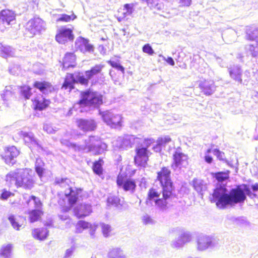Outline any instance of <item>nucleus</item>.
<instances>
[{"instance_id":"5","label":"nucleus","mask_w":258,"mask_h":258,"mask_svg":"<svg viewBox=\"0 0 258 258\" xmlns=\"http://www.w3.org/2000/svg\"><path fill=\"white\" fill-rule=\"evenodd\" d=\"M55 183L60 187L66 188L64 191L66 198L70 206L72 207L77 202L81 189L72 187V183L70 179L67 178H56Z\"/></svg>"},{"instance_id":"46","label":"nucleus","mask_w":258,"mask_h":258,"mask_svg":"<svg viewBox=\"0 0 258 258\" xmlns=\"http://www.w3.org/2000/svg\"><path fill=\"white\" fill-rule=\"evenodd\" d=\"M180 237L181 238L185 244L189 242L192 239L191 234L188 231L183 232L180 234Z\"/></svg>"},{"instance_id":"45","label":"nucleus","mask_w":258,"mask_h":258,"mask_svg":"<svg viewBox=\"0 0 258 258\" xmlns=\"http://www.w3.org/2000/svg\"><path fill=\"white\" fill-rule=\"evenodd\" d=\"M89 80L84 76L81 75L80 74L76 75V83H79L82 85H86L88 84Z\"/></svg>"},{"instance_id":"32","label":"nucleus","mask_w":258,"mask_h":258,"mask_svg":"<svg viewBox=\"0 0 258 258\" xmlns=\"http://www.w3.org/2000/svg\"><path fill=\"white\" fill-rule=\"evenodd\" d=\"M50 101L48 100L41 98L40 99H35L34 100V105L35 106V109L42 110L46 108Z\"/></svg>"},{"instance_id":"59","label":"nucleus","mask_w":258,"mask_h":258,"mask_svg":"<svg viewBox=\"0 0 258 258\" xmlns=\"http://www.w3.org/2000/svg\"><path fill=\"white\" fill-rule=\"evenodd\" d=\"M211 151H212V150L211 149H209L208 150H207V151L205 154V161L208 163H212V162L213 161L212 157L211 156H210V155H209V154L210 153H211Z\"/></svg>"},{"instance_id":"7","label":"nucleus","mask_w":258,"mask_h":258,"mask_svg":"<svg viewBox=\"0 0 258 258\" xmlns=\"http://www.w3.org/2000/svg\"><path fill=\"white\" fill-rule=\"evenodd\" d=\"M102 96L99 93L91 90L82 93V97L80 101L81 104L98 107L102 104Z\"/></svg>"},{"instance_id":"13","label":"nucleus","mask_w":258,"mask_h":258,"mask_svg":"<svg viewBox=\"0 0 258 258\" xmlns=\"http://www.w3.org/2000/svg\"><path fill=\"white\" fill-rule=\"evenodd\" d=\"M136 155L134 158L136 164L139 166H145L149 157V151L147 148L139 146L136 149Z\"/></svg>"},{"instance_id":"44","label":"nucleus","mask_w":258,"mask_h":258,"mask_svg":"<svg viewBox=\"0 0 258 258\" xmlns=\"http://www.w3.org/2000/svg\"><path fill=\"white\" fill-rule=\"evenodd\" d=\"M43 130L48 134L55 133L58 130L56 126H53L52 124L46 123L43 125Z\"/></svg>"},{"instance_id":"52","label":"nucleus","mask_w":258,"mask_h":258,"mask_svg":"<svg viewBox=\"0 0 258 258\" xmlns=\"http://www.w3.org/2000/svg\"><path fill=\"white\" fill-rule=\"evenodd\" d=\"M3 52L5 56H12L14 54V49L10 46L5 47L3 48Z\"/></svg>"},{"instance_id":"20","label":"nucleus","mask_w":258,"mask_h":258,"mask_svg":"<svg viewBox=\"0 0 258 258\" xmlns=\"http://www.w3.org/2000/svg\"><path fill=\"white\" fill-rule=\"evenodd\" d=\"M16 14L9 10H3L0 14V20L5 25L9 26L15 21Z\"/></svg>"},{"instance_id":"49","label":"nucleus","mask_w":258,"mask_h":258,"mask_svg":"<svg viewBox=\"0 0 258 258\" xmlns=\"http://www.w3.org/2000/svg\"><path fill=\"white\" fill-rule=\"evenodd\" d=\"M76 18V16L73 14L72 15H68L67 14H62L60 17L58 19L60 21L69 22L71 20H73Z\"/></svg>"},{"instance_id":"39","label":"nucleus","mask_w":258,"mask_h":258,"mask_svg":"<svg viewBox=\"0 0 258 258\" xmlns=\"http://www.w3.org/2000/svg\"><path fill=\"white\" fill-rule=\"evenodd\" d=\"M120 199L116 196H110L107 198V206H113L115 207H118L119 205H120Z\"/></svg>"},{"instance_id":"31","label":"nucleus","mask_w":258,"mask_h":258,"mask_svg":"<svg viewBox=\"0 0 258 258\" xmlns=\"http://www.w3.org/2000/svg\"><path fill=\"white\" fill-rule=\"evenodd\" d=\"M104 67V65L100 64L95 66L90 70L85 72L86 77L88 79H92L95 75L100 73Z\"/></svg>"},{"instance_id":"37","label":"nucleus","mask_w":258,"mask_h":258,"mask_svg":"<svg viewBox=\"0 0 258 258\" xmlns=\"http://www.w3.org/2000/svg\"><path fill=\"white\" fill-rule=\"evenodd\" d=\"M193 186L195 189L199 193H201L206 188V185L204 181L199 179H194L192 181Z\"/></svg>"},{"instance_id":"61","label":"nucleus","mask_w":258,"mask_h":258,"mask_svg":"<svg viewBox=\"0 0 258 258\" xmlns=\"http://www.w3.org/2000/svg\"><path fill=\"white\" fill-rule=\"evenodd\" d=\"M163 59L165 60L168 63L170 64L171 66H173L175 64L174 60L171 57H168L167 58L164 57Z\"/></svg>"},{"instance_id":"35","label":"nucleus","mask_w":258,"mask_h":258,"mask_svg":"<svg viewBox=\"0 0 258 258\" xmlns=\"http://www.w3.org/2000/svg\"><path fill=\"white\" fill-rule=\"evenodd\" d=\"M41 209H33L30 211L29 219L31 223H33L37 221L40 217L41 215L42 214Z\"/></svg>"},{"instance_id":"21","label":"nucleus","mask_w":258,"mask_h":258,"mask_svg":"<svg viewBox=\"0 0 258 258\" xmlns=\"http://www.w3.org/2000/svg\"><path fill=\"white\" fill-rule=\"evenodd\" d=\"M91 212L92 208L90 204H81L74 209L75 215L78 218H82L87 216Z\"/></svg>"},{"instance_id":"34","label":"nucleus","mask_w":258,"mask_h":258,"mask_svg":"<svg viewBox=\"0 0 258 258\" xmlns=\"http://www.w3.org/2000/svg\"><path fill=\"white\" fill-rule=\"evenodd\" d=\"M248 53L253 57H258V41L254 44L246 45L245 47Z\"/></svg>"},{"instance_id":"24","label":"nucleus","mask_w":258,"mask_h":258,"mask_svg":"<svg viewBox=\"0 0 258 258\" xmlns=\"http://www.w3.org/2000/svg\"><path fill=\"white\" fill-rule=\"evenodd\" d=\"M76 56L73 53H67L63 59L62 69L66 70L75 67L76 65Z\"/></svg>"},{"instance_id":"19","label":"nucleus","mask_w":258,"mask_h":258,"mask_svg":"<svg viewBox=\"0 0 258 258\" xmlns=\"http://www.w3.org/2000/svg\"><path fill=\"white\" fill-rule=\"evenodd\" d=\"M199 87L207 95H210L214 93L216 87L212 80H200L199 81Z\"/></svg>"},{"instance_id":"27","label":"nucleus","mask_w":258,"mask_h":258,"mask_svg":"<svg viewBox=\"0 0 258 258\" xmlns=\"http://www.w3.org/2000/svg\"><path fill=\"white\" fill-rule=\"evenodd\" d=\"M25 199H27L26 203L29 208L36 209H41L42 203L39 198L34 196H29L28 195L24 197Z\"/></svg>"},{"instance_id":"60","label":"nucleus","mask_w":258,"mask_h":258,"mask_svg":"<svg viewBox=\"0 0 258 258\" xmlns=\"http://www.w3.org/2000/svg\"><path fill=\"white\" fill-rule=\"evenodd\" d=\"M11 195V193L8 191H4L1 195V198L4 200L7 199Z\"/></svg>"},{"instance_id":"6","label":"nucleus","mask_w":258,"mask_h":258,"mask_svg":"<svg viewBox=\"0 0 258 258\" xmlns=\"http://www.w3.org/2000/svg\"><path fill=\"white\" fill-rule=\"evenodd\" d=\"M220 245V240L214 236L202 235L197 239V248L199 251H204L209 248H217Z\"/></svg>"},{"instance_id":"63","label":"nucleus","mask_w":258,"mask_h":258,"mask_svg":"<svg viewBox=\"0 0 258 258\" xmlns=\"http://www.w3.org/2000/svg\"><path fill=\"white\" fill-rule=\"evenodd\" d=\"M180 4L184 6H189L191 4V0H180Z\"/></svg>"},{"instance_id":"53","label":"nucleus","mask_w":258,"mask_h":258,"mask_svg":"<svg viewBox=\"0 0 258 258\" xmlns=\"http://www.w3.org/2000/svg\"><path fill=\"white\" fill-rule=\"evenodd\" d=\"M143 51L150 55H152L154 53V51L149 44L144 45L142 48Z\"/></svg>"},{"instance_id":"54","label":"nucleus","mask_w":258,"mask_h":258,"mask_svg":"<svg viewBox=\"0 0 258 258\" xmlns=\"http://www.w3.org/2000/svg\"><path fill=\"white\" fill-rule=\"evenodd\" d=\"M157 141L159 145H161L162 147H164L166 144L171 141V138L169 136H165L158 139Z\"/></svg>"},{"instance_id":"29","label":"nucleus","mask_w":258,"mask_h":258,"mask_svg":"<svg viewBox=\"0 0 258 258\" xmlns=\"http://www.w3.org/2000/svg\"><path fill=\"white\" fill-rule=\"evenodd\" d=\"M75 83L76 76H74L72 74H68L63 84L62 88L65 89L69 88L70 90H71L74 88V85Z\"/></svg>"},{"instance_id":"11","label":"nucleus","mask_w":258,"mask_h":258,"mask_svg":"<svg viewBox=\"0 0 258 258\" xmlns=\"http://www.w3.org/2000/svg\"><path fill=\"white\" fill-rule=\"evenodd\" d=\"M172 169L177 173L182 168L187 165V156L179 151H176L173 155Z\"/></svg>"},{"instance_id":"40","label":"nucleus","mask_w":258,"mask_h":258,"mask_svg":"<svg viewBox=\"0 0 258 258\" xmlns=\"http://www.w3.org/2000/svg\"><path fill=\"white\" fill-rule=\"evenodd\" d=\"M103 160L99 159L98 161H96L93 166L94 172L97 175H100L102 172V163Z\"/></svg>"},{"instance_id":"1","label":"nucleus","mask_w":258,"mask_h":258,"mask_svg":"<svg viewBox=\"0 0 258 258\" xmlns=\"http://www.w3.org/2000/svg\"><path fill=\"white\" fill-rule=\"evenodd\" d=\"M246 195L251 199L256 197V195L252 193L246 185L243 189L238 187L229 191L225 185H218L210 199L211 202L216 203L218 208L224 209L228 206L243 202L246 199Z\"/></svg>"},{"instance_id":"2","label":"nucleus","mask_w":258,"mask_h":258,"mask_svg":"<svg viewBox=\"0 0 258 258\" xmlns=\"http://www.w3.org/2000/svg\"><path fill=\"white\" fill-rule=\"evenodd\" d=\"M6 182L17 187L30 189L34 185V173L29 168L17 169L10 171L6 176Z\"/></svg>"},{"instance_id":"4","label":"nucleus","mask_w":258,"mask_h":258,"mask_svg":"<svg viewBox=\"0 0 258 258\" xmlns=\"http://www.w3.org/2000/svg\"><path fill=\"white\" fill-rule=\"evenodd\" d=\"M170 174V170L166 167L162 168L157 173V180L159 181L162 187V192L164 200L159 199L156 201V204L161 208H165L168 203L167 201L173 197V187Z\"/></svg>"},{"instance_id":"33","label":"nucleus","mask_w":258,"mask_h":258,"mask_svg":"<svg viewBox=\"0 0 258 258\" xmlns=\"http://www.w3.org/2000/svg\"><path fill=\"white\" fill-rule=\"evenodd\" d=\"M108 258H125L122 250L119 248H114L109 250Z\"/></svg>"},{"instance_id":"50","label":"nucleus","mask_w":258,"mask_h":258,"mask_svg":"<svg viewBox=\"0 0 258 258\" xmlns=\"http://www.w3.org/2000/svg\"><path fill=\"white\" fill-rule=\"evenodd\" d=\"M142 221L145 225H152L154 224L155 221L149 215L145 214L142 217Z\"/></svg>"},{"instance_id":"14","label":"nucleus","mask_w":258,"mask_h":258,"mask_svg":"<svg viewBox=\"0 0 258 258\" xmlns=\"http://www.w3.org/2000/svg\"><path fill=\"white\" fill-rule=\"evenodd\" d=\"M55 39L58 43L61 44H64L68 41H72L74 39L72 30L67 27L61 28L55 36Z\"/></svg>"},{"instance_id":"26","label":"nucleus","mask_w":258,"mask_h":258,"mask_svg":"<svg viewBox=\"0 0 258 258\" xmlns=\"http://www.w3.org/2000/svg\"><path fill=\"white\" fill-rule=\"evenodd\" d=\"M48 230L46 228L34 229L32 232L33 237L37 240H44L48 235Z\"/></svg>"},{"instance_id":"38","label":"nucleus","mask_w":258,"mask_h":258,"mask_svg":"<svg viewBox=\"0 0 258 258\" xmlns=\"http://www.w3.org/2000/svg\"><path fill=\"white\" fill-rule=\"evenodd\" d=\"M230 171L227 170L224 172H218L215 173L214 177L219 182H223L229 177Z\"/></svg>"},{"instance_id":"64","label":"nucleus","mask_w":258,"mask_h":258,"mask_svg":"<svg viewBox=\"0 0 258 258\" xmlns=\"http://www.w3.org/2000/svg\"><path fill=\"white\" fill-rule=\"evenodd\" d=\"M251 189L253 191H256L258 190V183H255L251 185Z\"/></svg>"},{"instance_id":"9","label":"nucleus","mask_w":258,"mask_h":258,"mask_svg":"<svg viewBox=\"0 0 258 258\" xmlns=\"http://www.w3.org/2000/svg\"><path fill=\"white\" fill-rule=\"evenodd\" d=\"M116 183L119 189H122L130 194H133L135 192L137 186L134 180L127 178L121 174H119L117 177Z\"/></svg>"},{"instance_id":"10","label":"nucleus","mask_w":258,"mask_h":258,"mask_svg":"<svg viewBox=\"0 0 258 258\" xmlns=\"http://www.w3.org/2000/svg\"><path fill=\"white\" fill-rule=\"evenodd\" d=\"M101 117L108 125L111 127L121 126V117L118 114H114L110 111H99Z\"/></svg>"},{"instance_id":"25","label":"nucleus","mask_w":258,"mask_h":258,"mask_svg":"<svg viewBox=\"0 0 258 258\" xmlns=\"http://www.w3.org/2000/svg\"><path fill=\"white\" fill-rule=\"evenodd\" d=\"M34 86L44 94H47L54 91L53 87L49 83L44 81H36L34 83Z\"/></svg>"},{"instance_id":"57","label":"nucleus","mask_w":258,"mask_h":258,"mask_svg":"<svg viewBox=\"0 0 258 258\" xmlns=\"http://www.w3.org/2000/svg\"><path fill=\"white\" fill-rule=\"evenodd\" d=\"M154 140L152 138L150 139H145L144 140V143L143 145H141V146H144L145 148H147V149L153 143H154Z\"/></svg>"},{"instance_id":"58","label":"nucleus","mask_w":258,"mask_h":258,"mask_svg":"<svg viewBox=\"0 0 258 258\" xmlns=\"http://www.w3.org/2000/svg\"><path fill=\"white\" fill-rule=\"evenodd\" d=\"M75 250V247L72 246L71 247L67 249L66 251L63 258H70L72 255Z\"/></svg>"},{"instance_id":"41","label":"nucleus","mask_w":258,"mask_h":258,"mask_svg":"<svg viewBox=\"0 0 258 258\" xmlns=\"http://www.w3.org/2000/svg\"><path fill=\"white\" fill-rule=\"evenodd\" d=\"M101 227L103 235L105 237L110 236L111 232L112 231V228L111 226L105 223H102L101 224Z\"/></svg>"},{"instance_id":"48","label":"nucleus","mask_w":258,"mask_h":258,"mask_svg":"<svg viewBox=\"0 0 258 258\" xmlns=\"http://www.w3.org/2000/svg\"><path fill=\"white\" fill-rule=\"evenodd\" d=\"M108 63L113 68L117 69L118 71L121 72L122 74L124 73V68L120 63L115 61L110 60L108 61Z\"/></svg>"},{"instance_id":"15","label":"nucleus","mask_w":258,"mask_h":258,"mask_svg":"<svg viewBox=\"0 0 258 258\" xmlns=\"http://www.w3.org/2000/svg\"><path fill=\"white\" fill-rule=\"evenodd\" d=\"M19 151L15 146H11L7 148L5 155L3 156V159L6 164L13 165L15 163V158L19 155Z\"/></svg>"},{"instance_id":"62","label":"nucleus","mask_w":258,"mask_h":258,"mask_svg":"<svg viewBox=\"0 0 258 258\" xmlns=\"http://www.w3.org/2000/svg\"><path fill=\"white\" fill-rule=\"evenodd\" d=\"M162 147H163L161 145H159V144H158V142L157 141V144L153 147V149L156 152H159L161 150V148Z\"/></svg>"},{"instance_id":"3","label":"nucleus","mask_w":258,"mask_h":258,"mask_svg":"<svg viewBox=\"0 0 258 258\" xmlns=\"http://www.w3.org/2000/svg\"><path fill=\"white\" fill-rule=\"evenodd\" d=\"M62 145L74 149L76 151H83L90 152L93 155H99L102 154L106 150L107 146L103 143L98 136H90L85 140V145H77L66 140H61L60 141Z\"/></svg>"},{"instance_id":"28","label":"nucleus","mask_w":258,"mask_h":258,"mask_svg":"<svg viewBox=\"0 0 258 258\" xmlns=\"http://www.w3.org/2000/svg\"><path fill=\"white\" fill-rule=\"evenodd\" d=\"M161 192V191L160 190H159L155 189V188L150 189L149 190V191L148 192V199L150 200H154L155 202L156 205L160 209H161V210H164L166 209V206L164 208H161L156 204V201H157L158 200L160 199V197ZM162 197H163V196H162ZM161 199L164 200V198L162 197V198H161Z\"/></svg>"},{"instance_id":"23","label":"nucleus","mask_w":258,"mask_h":258,"mask_svg":"<svg viewBox=\"0 0 258 258\" xmlns=\"http://www.w3.org/2000/svg\"><path fill=\"white\" fill-rule=\"evenodd\" d=\"M134 5L133 4H127L124 5L122 9L118 10L117 14V20L121 22L127 16H130L133 12Z\"/></svg>"},{"instance_id":"12","label":"nucleus","mask_w":258,"mask_h":258,"mask_svg":"<svg viewBox=\"0 0 258 258\" xmlns=\"http://www.w3.org/2000/svg\"><path fill=\"white\" fill-rule=\"evenodd\" d=\"M27 29L32 34L35 35L45 29V23L40 18L35 17L27 23Z\"/></svg>"},{"instance_id":"17","label":"nucleus","mask_w":258,"mask_h":258,"mask_svg":"<svg viewBox=\"0 0 258 258\" xmlns=\"http://www.w3.org/2000/svg\"><path fill=\"white\" fill-rule=\"evenodd\" d=\"M77 122L79 128L84 132L94 131L97 126L96 123L93 119H80Z\"/></svg>"},{"instance_id":"56","label":"nucleus","mask_w":258,"mask_h":258,"mask_svg":"<svg viewBox=\"0 0 258 258\" xmlns=\"http://www.w3.org/2000/svg\"><path fill=\"white\" fill-rule=\"evenodd\" d=\"M213 153L220 160H224L225 155L223 152L220 151L218 149H215L212 151Z\"/></svg>"},{"instance_id":"42","label":"nucleus","mask_w":258,"mask_h":258,"mask_svg":"<svg viewBox=\"0 0 258 258\" xmlns=\"http://www.w3.org/2000/svg\"><path fill=\"white\" fill-rule=\"evenodd\" d=\"M185 244L183 241L180 236L178 238L172 241L171 245L173 248H180L182 247Z\"/></svg>"},{"instance_id":"30","label":"nucleus","mask_w":258,"mask_h":258,"mask_svg":"<svg viewBox=\"0 0 258 258\" xmlns=\"http://www.w3.org/2000/svg\"><path fill=\"white\" fill-rule=\"evenodd\" d=\"M44 166L45 163L42 159L40 158H36L35 164V169L36 172L40 178H41L43 176L44 173V171L45 170Z\"/></svg>"},{"instance_id":"8","label":"nucleus","mask_w":258,"mask_h":258,"mask_svg":"<svg viewBox=\"0 0 258 258\" xmlns=\"http://www.w3.org/2000/svg\"><path fill=\"white\" fill-rule=\"evenodd\" d=\"M15 138L23 139L25 144L31 150L34 149L37 150L42 149L39 144L38 140L35 137L34 135L32 132L19 131L15 135Z\"/></svg>"},{"instance_id":"36","label":"nucleus","mask_w":258,"mask_h":258,"mask_svg":"<svg viewBox=\"0 0 258 258\" xmlns=\"http://www.w3.org/2000/svg\"><path fill=\"white\" fill-rule=\"evenodd\" d=\"M12 245L11 244L4 245L0 250V255L4 258H12Z\"/></svg>"},{"instance_id":"51","label":"nucleus","mask_w":258,"mask_h":258,"mask_svg":"<svg viewBox=\"0 0 258 258\" xmlns=\"http://www.w3.org/2000/svg\"><path fill=\"white\" fill-rule=\"evenodd\" d=\"M9 220L11 223L12 226L14 229L16 230H19L20 227L21 226V225L19 224L15 219V217L13 215H11L9 217Z\"/></svg>"},{"instance_id":"55","label":"nucleus","mask_w":258,"mask_h":258,"mask_svg":"<svg viewBox=\"0 0 258 258\" xmlns=\"http://www.w3.org/2000/svg\"><path fill=\"white\" fill-rule=\"evenodd\" d=\"M91 226V224L88 222L84 221H80L77 224V229L79 230V228H81L82 229H85L89 228Z\"/></svg>"},{"instance_id":"16","label":"nucleus","mask_w":258,"mask_h":258,"mask_svg":"<svg viewBox=\"0 0 258 258\" xmlns=\"http://www.w3.org/2000/svg\"><path fill=\"white\" fill-rule=\"evenodd\" d=\"M76 47L83 53L92 52L94 51L93 46L89 43V40L83 37H79L77 39Z\"/></svg>"},{"instance_id":"18","label":"nucleus","mask_w":258,"mask_h":258,"mask_svg":"<svg viewBox=\"0 0 258 258\" xmlns=\"http://www.w3.org/2000/svg\"><path fill=\"white\" fill-rule=\"evenodd\" d=\"M135 139L132 136H126L124 137H118L114 143V145L122 149L131 148L134 143Z\"/></svg>"},{"instance_id":"22","label":"nucleus","mask_w":258,"mask_h":258,"mask_svg":"<svg viewBox=\"0 0 258 258\" xmlns=\"http://www.w3.org/2000/svg\"><path fill=\"white\" fill-rule=\"evenodd\" d=\"M228 70L230 77L234 81L241 83L242 70L238 65H230Z\"/></svg>"},{"instance_id":"47","label":"nucleus","mask_w":258,"mask_h":258,"mask_svg":"<svg viewBox=\"0 0 258 258\" xmlns=\"http://www.w3.org/2000/svg\"><path fill=\"white\" fill-rule=\"evenodd\" d=\"M246 39L250 40H255L257 42L258 41V30H253L249 33L246 34Z\"/></svg>"},{"instance_id":"43","label":"nucleus","mask_w":258,"mask_h":258,"mask_svg":"<svg viewBox=\"0 0 258 258\" xmlns=\"http://www.w3.org/2000/svg\"><path fill=\"white\" fill-rule=\"evenodd\" d=\"M31 88L27 86H24L21 87V94L26 98L29 99L31 95Z\"/></svg>"}]
</instances>
